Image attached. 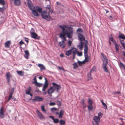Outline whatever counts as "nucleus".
<instances>
[{
	"label": "nucleus",
	"mask_w": 125,
	"mask_h": 125,
	"mask_svg": "<svg viewBox=\"0 0 125 125\" xmlns=\"http://www.w3.org/2000/svg\"><path fill=\"white\" fill-rule=\"evenodd\" d=\"M58 26L62 31V32L60 34L59 37L64 40H62L59 42V45L62 48H64L65 45V42L64 41L66 40L65 35H66L69 38H72L73 34V29L66 25H59Z\"/></svg>",
	"instance_id": "f257e3e1"
},
{
	"label": "nucleus",
	"mask_w": 125,
	"mask_h": 125,
	"mask_svg": "<svg viewBox=\"0 0 125 125\" xmlns=\"http://www.w3.org/2000/svg\"><path fill=\"white\" fill-rule=\"evenodd\" d=\"M34 7L35 8V11L37 13V15L35 16L33 14V11H32V13L33 15L35 16H38L39 15L36 12V10L39 13H41V15L42 17L48 21H49L51 20H53V19L49 16V13H48L46 11H42V8L40 7H39L38 6H36V7H35L34 6Z\"/></svg>",
	"instance_id": "f03ea898"
},
{
	"label": "nucleus",
	"mask_w": 125,
	"mask_h": 125,
	"mask_svg": "<svg viewBox=\"0 0 125 125\" xmlns=\"http://www.w3.org/2000/svg\"><path fill=\"white\" fill-rule=\"evenodd\" d=\"M88 47L86 43L84 45V53L85 58L84 60L81 62L82 63L84 64L86 62H88L89 61L90 57L89 56L88 54Z\"/></svg>",
	"instance_id": "7ed1b4c3"
},
{
	"label": "nucleus",
	"mask_w": 125,
	"mask_h": 125,
	"mask_svg": "<svg viewBox=\"0 0 125 125\" xmlns=\"http://www.w3.org/2000/svg\"><path fill=\"white\" fill-rule=\"evenodd\" d=\"M72 53L73 54V58L74 59L75 58L76 55L77 54V49L74 47H72L69 50L67 51L66 54L68 56L71 55Z\"/></svg>",
	"instance_id": "20e7f679"
},
{
	"label": "nucleus",
	"mask_w": 125,
	"mask_h": 125,
	"mask_svg": "<svg viewBox=\"0 0 125 125\" xmlns=\"http://www.w3.org/2000/svg\"><path fill=\"white\" fill-rule=\"evenodd\" d=\"M28 1V5L29 8L31 10L33 11V13L34 15L36 16L37 15V14L35 11V9L34 6H33L31 1L30 0H26Z\"/></svg>",
	"instance_id": "39448f33"
},
{
	"label": "nucleus",
	"mask_w": 125,
	"mask_h": 125,
	"mask_svg": "<svg viewBox=\"0 0 125 125\" xmlns=\"http://www.w3.org/2000/svg\"><path fill=\"white\" fill-rule=\"evenodd\" d=\"M100 119L97 117V116H95L94 117L92 123L93 125H99Z\"/></svg>",
	"instance_id": "423d86ee"
},
{
	"label": "nucleus",
	"mask_w": 125,
	"mask_h": 125,
	"mask_svg": "<svg viewBox=\"0 0 125 125\" xmlns=\"http://www.w3.org/2000/svg\"><path fill=\"white\" fill-rule=\"evenodd\" d=\"M93 103L92 100L89 98L88 101V103L89 105L87 106L88 110H91L93 109Z\"/></svg>",
	"instance_id": "0eeeda50"
},
{
	"label": "nucleus",
	"mask_w": 125,
	"mask_h": 125,
	"mask_svg": "<svg viewBox=\"0 0 125 125\" xmlns=\"http://www.w3.org/2000/svg\"><path fill=\"white\" fill-rule=\"evenodd\" d=\"M43 99L42 98L38 96H35L34 99H32V100L34 102H41L42 101Z\"/></svg>",
	"instance_id": "6e6552de"
},
{
	"label": "nucleus",
	"mask_w": 125,
	"mask_h": 125,
	"mask_svg": "<svg viewBox=\"0 0 125 125\" xmlns=\"http://www.w3.org/2000/svg\"><path fill=\"white\" fill-rule=\"evenodd\" d=\"M52 84L53 85L52 87H53V88L55 89V90L56 89H57V90L61 89V87L59 85L57 84L54 82L52 83Z\"/></svg>",
	"instance_id": "1a4fd4ad"
},
{
	"label": "nucleus",
	"mask_w": 125,
	"mask_h": 125,
	"mask_svg": "<svg viewBox=\"0 0 125 125\" xmlns=\"http://www.w3.org/2000/svg\"><path fill=\"white\" fill-rule=\"evenodd\" d=\"M102 56L101 58L104 63H107L108 59H107L106 56L103 53H101Z\"/></svg>",
	"instance_id": "9d476101"
},
{
	"label": "nucleus",
	"mask_w": 125,
	"mask_h": 125,
	"mask_svg": "<svg viewBox=\"0 0 125 125\" xmlns=\"http://www.w3.org/2000/svg\"><path fill=\"white\" fill-rule=\"evenodd\" d=\"M6 79L7 80V82L9 83L10 80V78L12 77L11 74L9 72H8L6 73Z\"/></svg>",
	"instance_id": "9b49d317"
},
{
	"label": "nucleus",
	"mask_w": 125,
	"mask_h": 125,
	"mask_svg": "<svg viewBox=\"0 0 125 125\" xmlns=\"http://www.w3.org/2000/svg\"><path fill=\"white\" fill-rule=\"evenodd\" d=\"M64 111L63 110H61L59 113L58 112L56 113L55 114L56 115H59V118H62V116L64 114Z\"/></svg>",
	"instance_id": "f8f14e48"
},
{
	"label": "nucleus",
	"mask_w": 125,
	"mask_h": 125,
	"mask_svg": "<svg viewBox=\"0 0 125 125\" xmlns=\"http://www.w3.org/2000/svg\"><path fill=\"white\" fill-rule=\"evenodd\" d=\"M31 37L34 39H39L40 37L38 36L37 34L35 32H32L31 34Z\"/></svg>",
	"instance_id": "ddd939ff"
},
{
	"label": "nucleus",
	"mask_w": 125,
	"mask_h": 125,
	"mask_svg": "<svg viewBox=\"0 0 125 125\" xmlns=\"http://www.w3.org/2000/svg\"><path fill=\"white\" fill-rule=\"evenodd\" d=\"M55 91V89L53 88V87L51 86L48 89L47 93L49 94H51Z\"/></svg>",
	"instance_id": "4468645a"
},
{
	"label": "nucleus",
	"mask_w": 125,
	"mask_h": 125,
	"mask_svg": "<svg viewBox=\"0 0 125 125\" xmlns=\"http://www.w3.org/2000/svg\"><path fill=\"white\" fill-rule=\"evenodd\" d=\"M78 37L79 40L82 41H83L85 40V38L84 36L80 33H78Z\"/></svg>",
	"instance_id": "2eb2a0df"
},
{
	"label": "nucleus",
	"mask_w": 125,
	"mask_h": 125,
	"mask_svg": "<svg viewBox=\"0 0 125 125\" xmlns=\"http://www.w3.org/2000/svg\"><path fill=\"white\" fill-rule=\"evenodd\" d=\"M31 87H29L28 89L25 91L26 94H27L30 95L31 96H32V94L31 93Z\"/></svg>",
	"instance_id": "dca6fc26"
},
{
	"label": "nucleus",
	"mask_w": 125,
	"mask_h": 125,
	"mask_svg": "<svg viewBox=\"0 0 125 125\" xmlns=\"http://www.w3.org/2000/svg\"><path fill=\"white\" fill-rule=\"evenodd\" d=\"M36 112L38 116L40 119L44 118V117L42 113L40 112L39 110H37Z\"/></svg>",
	"instance_id": "f3484780"
},
{
	"label": "nucleus",
	"mask_w": 125,
	"mask_h": 125,
	"mask_svg": "<svg viewBox=\"0 0 125 125\" xmlns=\"http://www.w3.org/2000/svg\"><path fill=\"white\" fill-rule=\"evenodd\" d=\"M14 1V4L17 6H20L21 5V0H12Z\"/></svg>",
	"instance_id": "a211bd4d"
},
{
	"label": "nucleus",
	"mask_w": 125,
	"mask_h": 125,
	"mask_svg": "<svg viewBox=\"0 0 125 125\" xmlns=\"http://www.w3.org/2000/svg\"><path fill=\"white\" fill-rule=\"evenodd\" d=\"M24 52L25 53V55H24V57L28 59L30 55L28 51V50H26L24 51Z\"/></svg>",
	"instance_id": "6ab92c4d"
},
{
	"label": "nucleus",
	"mask_w": 125,
	"mask_h": 125,
	"mask_svg": "<svg viewBox=\"0 0 125 125\" xmlns=\"http://www.w3.org/2000/svg\"><path fill=\"white\" fill-rule=\"evenodd\" d=\"M11 42L10 41H7L5 44V47L6 48H9L10 47Z\"/></svg>",
	"instance_id": "aec40b11"
},
{
	"label": "nucleus",
	"mask_w": 125,
	"mask_h": 125,
	"mask_svg": "<svg viewBox=\"0 0 125 125\" xmlns=\"http://www.w3.org/2000/svg\"><path fill=\"white\" fill-rule=\"evenodd\" d=\"M51 110L52 112L55 115L56 113L58 112V109L54 107L52 108Z\"/></svg>",
	"instance_id": "412c9836"
},
{
	"label": "nucleus",
	"mask_w": 125,
	"mask_h": 125,
	"mask_svg": "<svg viewBox=\"0 0 125 125\" xmlns=\"http://www.w3.org/2000/svg\"><path fill=\"white\" fill-rule=\"evenodd\" d=\"M83 42H81L77 46V47L80 50H82L83 48Z\"/></svg>",
	"instance_id": "4be33fe9"
},
{
	"label": "nucleus",
	"mask_w": 125,
	"mask_h": 125,
	"mask_svg": "<svg viewBox=\"0 0 125 125\" xmlns=\"http://www.w3.org/2000/svg\"><path fill=\"white\" fill-rule=\"evenodd\" d=\"M37 66L40 68L41 70H44L45 69L44 66L42 64H38Z\"/></svg>",
	"instance_id": "5701e85b"
},
{
	"label": "nucleus",
	"mask_w": 125,
	"mask_h": 125,
	"mask_svg": "<svg viewBox=\"0 0 125 125\" xmlns=\"http://www.w3.org/2000/svg\"><path fill=\"white\" fill-rule=\"evenodd\" d=\"M115 48L116 52H118L119 51V47L118 45L117 44L115 40Z\"/></svg>",
	"instance_id": "b1692460"
},
{
	"label": "nucleus",
	"mask_w": 125,
	"mask_h": 125,
	"mask_svg": "<svg viewBox=\"0 0 125 125\" xmlns=\"http://www.w3.org/2000/svg\"><path fill=\"white\" fill-rule=\"evenodd\" d=\"M16 72L20 76H22L24 75V72L22 71H17Z\"/></svg>",
	"instance_id": "393cba45"
},
{
	"label": "nucleus",
	"mask_w": 125,
	"mask_h": 125,
	"mask_svg": "<svg viewBox=\"0 0 125 125\" xmlns=\"http://www.w3.org/2000/svg\"><path fill=\"white\" fill-rule=\"evenodd\" d=\"M107 63H105L103 65V69L104 71L107 73L108 72V70L107 69V68L106 67L107 66Z\"/></svg>",
	"instance_id": "a878e982"
},
{
	"label": "nucleus",
	"mask_w": 125,
	"mask_h": 125,
	"mask_svg": "<svg viewBox=\"0 0 125 125\" xmlns=\"http://www.w3.org/2000/svg\"><path fill=\"white\" fill-rule=\"evenodd\" d=\"M45 81L44 84V85L43 86L47 88L48 86V81L46 78H45Z\"/></svg>",
	"instance_id": "bb28decb"
},
{
	"label": "nucleus",
	"mask_w": 125,
	"mask_h": 125,
	"mask_svg": "<svg viewBox=\"0 0 125 125\" xmlns=\"http://www.w3.org/2000/svg\"><path fill=\"white\" fill-rule=\"evenodd\" d=\"M118 37L119 38L125 39V36L123 34H120L119 36Z\"/></svg>",
	"instance_id": "cd10ccee"
},
{
	"label": "nucleus",
	"mask_w": 125,
	"mask_h": 125,
	"mask_svg": "<svg viewBox=\"0 0 125 125\" xmlns=\"http://www.w3.org/2000/svg\"><path fill=\"white\" fill-rule=\"evenodd\" d=\"M41 109L42 112L44 113H46V110L44 108V105H42L41 106Z\"/></svg>",
	"instance_id": "c85d7f7f"
},
{
	"label": "nucleus",
	"mask_w": 125,
	"mask_h": 125,
	"mask_svg": "<svg viewBox=\"0 0 125 125\" xmlns=\"http://www.w3.org/2000/svg\"><path fill=\"white\" fill-rule=\"evenodd\" d=\"M59 123L60 125H64L65 124V121L64 120H60Z\"/></svg>",
	"instance_id": "c756f323"
},
{
	"label": "nucleus",
	"mask_w": 125,
	"mask_h": 125,
	"mask_svg": "<svg viewBox=\"0 0 125 125\" xmlns=\"http://www.w3.org/2000/svg\"><path fill=\"white\" fill-rule=\"evenodd\" d=\"M103 115V114L101 112H99L98 114V116H97V117H98L100 119L102 117Z\"/></svg>",
	"instance_id": "7c9ffc66"
},
{
	"label": "nucleus",
	"mask_w": 125,
	"mask_h": 125,
	"mask_svg": "<svg viewBox=\"0 0 125 125\" xmlns=\"http://www.w3.org/2000/svg\"><path fill=\"white\" fill-rule=\"evenodd\" d=\"M4 107L3 106L0 109V113H4Z\"/></svg>",
	"instance_id": "2f4dec72"
},
{
	"label": "nucleus",
	"mask_w": 125,
	"mask_h": 125,
	"mask_svg": "<svg viewBox=\"0 0 125 125\" xmlns=\"http://www.w3.org/2000/svg\"><path fill=\"white\" fill-rule=\"evenodd\" d=\"M5 116L4 113H0V118H2Z\"/></svg>",
	"instance_id": "473e14b6"
},
{
	"label": "nucleus",
	"mask_w": 125,
	"mask_h": 125,
	"mask_svg": "<svg viewBox=\"0 0 125 125\" xmlns=\"http://www.w3.org/2000/svg\"><path fill=\"white\" fill-rule=\"evenodd\" d=\"M77 32L78 34V33H81L83 32V31L82 29L80 28L78 29L77 30Z\"/></svg>",
	"instance_id": "72a5a7b5"
},
{
	"label": "nucleus",
	"mask_w": 125,
	"mask_h": 125,
	"mask_svg": "<svg viewBox=\"0 0 125 125\" xmlns=\"http://www.w3.org/2000/svg\"><path fill=\"white\" fill-rule=\"evenodd\" d=\"M53 122L55 123H57L59 122V120L57 118L54 119L53 120Z\"/></svg>",
	"instance_id": "f704fd0d"
},
{
	"label": "nucleus",
	"mask_w": 125,
	"mask_h": 125,
	"mask_svg": "<svg viewBox=\"0 0 125 125\" xmlns=\"http://www.w3.org/2000/svg\"><path fill=\"white\" fill-rule=\"evenodd\" d=\"M36 76H35L33 79V80L34 81V82H32V83L33 84H35L37 82V79H36Z\"/></svg>",
	"instance_id": "c9c22d12"
},
{
	"label": "nucleus",
	"mask_w": 125,
	"mask_h": 125,
	"mask_svg": "<svg viewBox=\"0 0 125 125\" xmlns=\"http://www.w3.org/2000/svg\"><path fill=\"white\" fill-rule=\"evenodd\" d=\"M35 85L39 87H41V86L42 84L38 83L37 82L35 83Z\"/></svg>",
	"instance_id": "e433bc0d"
},
{
	"label": "nucleus",
	"mask_w": 125,
	"mask_h": 125,
	"mask_svg": "<svg viewBox=\"0 0 125 125\" xmlns=\"http://www.w3.org/2000/svg\"><path fill=\"white\" fill-rule=\"evenodd\" d=\"M73 68L74 69H75L76 68H78V66L76 63H74L73 64Z\"/></svg>",
	"instance_id": "4c0bfd02"
},
{
	"label": "nucleus",
	"mask_w": 125,
	"mask_h": 125,
	"mask_svg": "<svg viewBox=\"0 0 125 125\" xmlns=\"http://www.w3.org/2000/svg\"><path fill=\"white\" fill-rule=\"evenodd\" d=\"M12 95L10 94H9L8 99L7 100V102H8L11 99L12 97Z\"/></svg>",
	"instance_id": "58836bf2"
},
{
	"label": "nucleus",
	"mask_w": 125,
	"mask_h": 125,
	"mask_svg": "<svg viewBox=\"0 0 125 125\" xmlns=\"http://www.w3.org/2000/svg\"><path fill=\"white\" fill-rule=\"evenodd\" d=\"M2 4L4 5L5 4V2L4 0H0V4Z\"/></svg>",
	"instance_id": "ea45409f"
},
{
	"label": "nucleus",
	"mask_w": 125,
	"mask_h": 125,
	"mask_svg": "<svg viewBox=\"0 0 125 125\" xmlns=\"http://www.w3.org/2000/svg\"><path fill=\"white\" fill-rule=\"evenodd\" d=\"M56 102H57L58 103L57 105L59 106H60L61 105V103L60 101L57 100L56 101Z\"/></svg>",
	"instance_id": "a19ab883"
},
{
	"label": "nucleus",
	"mask_w": 125,
	"mask_h": 125,
	"mask_svg": "<svg viewBox=\"0 0 125 125\" xmlns=\"http://www.w3.org/2000/svg\"><path fill=\"white\" fill-rule=\"evenodd\" d=\"M111 37H110L109 38V40L110 41H112V42H113L114 43H115V42L114 41L115 40L113 41V38L112 37V35H111Z\"/></svg>",
	"instance_id": "79ce46f5"
},
{
	"label": "nucleus",
	"mask_w": 125,
	"mask_h": 125,
	"mask_svg": "<svg viewBox=\"0 0 125 125\" xmlns=\"http://www.w3.org/2000/svg\"><path fill=\"white\" fill-rule=\"evenodd\" d=\"M56 104L54 103L53 102H51L50 103L49 105L50 106H53L56 105Z\"/></svg>",
	"instance_id": "37998d69"
},
{
	"label": "nucleus",
	"mask_w": 125,
	"mask_h": 125,
	"mask_svg": "<svg viewBox=\"0 0 125 125\" xmlns=\"http://www.w3.org/2000/svg\"><path fill=\"white\" fill-rule=\"evenodd\" d=\"M19 43L20 46H21L22 44H24V43L23 42L22 40L21 41L19 42Z\"/></svg>",
	"instance_id": "c03bdc74"
},
{
	"label": "nucleus",
	"mask_w": 125,
	"mask_h": 125,
	"mask_svg": "<svg viewBox=\"0 0 125 125\" xmlns=\"http://www.w3.org/2000/svg\"><path fill=\"white\" fill-rule=\"evenodd\" d=\"M102 104L103 106L105 108V109H107V106L105 103H103V104Z\"/></svg>",
	"instance_id": "a18cd8bd"
},
{
	"label": "nucleus",
	"mask_w": 125,
	"mask_h": 125,
	"mask_svg": "<svg viewBox=\"0 0 125 125\" xmlns=\"http://www.w3.org/2000/svg\"><path fill=\"white\" fill-rule=\"evenodd\" d=\"M85 100L84 99H83L81 100V103L83 105L84 104Z\"/></svg>",
	"instance_id": "49530a36"
},
{
	"label": "nucleus",
	"mask_w": 125,
	"mask_h": 125,
	"mask_svg": "<svg viewBox=\"0 0 125 125\" xmlns=\"http://www.w3.org/2000/svg\"><path fill=\"white\" fill-rule=\"evenodd\" d=\"M77 53L78 54V56H81L82 55V52H79L78 51H77Z\"/></svg>",
	"instance_id": "de8ad7c7"
},
{
	"label": "nucleus",
	"mask_w": 125,
	"mask_h": 125,
	"mask_svg": "<svg viewBox=\"0 0 125 125\" xmlns=\"http://www.w3.org/2000/svg\"><path fill=\"white\" fill-rule=\"evenodd\" d=\"M72 43V42L71 41L69 40L68 42V44L69 45V46L71 47V44Z\"/></svg>",
	"instance_id": "09e8293b"
},
{
	"label": "nucleus",
	"mask_w": 125,
	"mask_h": 125,
	"mask_svg": "<svg viewBox=\"0 0 125 125\" xmlns=\"http://www.w3.org/2000/svg\"><path fill=\"white\" fill-rule=\"evenodd\" d=\"M56 3L57 4V5H60L61 6H62L64 7V6L63 5H62L59 2L57 1L56 2Z\"/></svg>",
	"instance_id": "8fccbe9b"
},
{
	"label": "nucleus",
	"mask_w": 125,
	"mask_h": 125,
	"mask_svg": "<svg viewBox=\"0 0 125 125\" xmlns=\"http://www.w3.org/2000/svg\"><path fill=\"white\" fill-rule=\"evenodd\" d=\"M24 38L25 39V40L26 42H27V43H28L29 42V39L27 38L24 37Z\"/></svg>",
	"instance_id": "3c124183"
},
{
	"label": "nucleus",
	"mask_w": 125,
	"mask_h": 125,
	"mask_svg": "<svg viewBox=\"0 0 125 125\" xmlns=\"http://www.w3.org/2000/svg\"><path fill=\"white\" fill-rule=\"evenodd\" d=\"M46 11L48 13H49V14H50V13H52L53 12V11L52 10H46Z\"/></svg>",
	"instance_id": "603ef678"
},
{
	"label": "nucleus",
	"mask_w": 125,
	"mask_h": 125,
	"mask_svg": "<svg viewBox=\"0 0 125 125\" xmlns=\"http://www.w3.org/2000/svg\"><path fill=\"white\" fill-rule=\"evenodd\" d=\"M58 68L59 69H60V70H62L63 71H64V68L62 67H60L59 66Z\"/></svg>",
	"instance_id": "864d4df0"
},
{
	"label": "nucleus",
	"mask_w": 125,
	"mask_h": 125,
	"mask_svg": "<svg viewBox=\"0 0 125 125\" xmlns=\"http://www.w3.org/2000/svg\"><path fill=\"white\" fill-rule=\"evenodd\" d=\"M121 94V92L120 91L119 92H115L114 93V94Z\"/></svg>",
	"instance_id": "5fc2aeb1"
},
{
	"label": "nucleus",
	"mask_w": 125,
	"mask_h": 125,
	"mask_svg": "<svg viewBox=\"0 0 125 125\" xmlns=\"http://www.w3.org/2000/svg\"><path fill=\"white\" fill-rule=\"evenodd\" d=\"M14 90L13 89H12V90L11 91V92L10 93V94L12 95L14 93Z\"/></svg>",
	"instance_id": "6e6d98bb"
},
{
	"label": "nucleus",
	"mask_w": 125,
	"mask_h": 125,
	"mask_svg": "<svg viewBox=\"0 0 125 125\" xmlns=\"http://www.w3.org/2000/svg\"><path fill=\"white\" fill-rule=\"evenodd\" d=\"M47 10H50V6H49L48 7H47L46 8Z\"/></svg>",
	"instance_id": "4d7b16f0"
},
{
	"label": "nucleus",
	"mask_w": 125,
	"mask_h": 125,
	"mask_svg": "<svg viewBox=\"0 0 125 125\" xmlns=\"http://www.w3.org/2000/svg\"><path fill=\"white\" fill-rule=\"evenodd\" d=\"M49 117L51 118L53 120L54 119V117L53 116H49Z\"/></svg>",
	"instance_id": "13d9d810"
},
{
	"label": "nucleus",
	"mask_w": 125,
	"mask_h": 125,
	"mask_svg": "<svg viewBox=\"0 0 125 125\" xmlns=\"http://www.w3.org/2000/svg\"><path fill=\"white\" fill-rule=\"evenodd\" d=\"M120 43L122 45L124 43V40H120Z\"/></svg>",
	"instance_id": "bf43d9fd"
},
{
	"label": "nucleus",
	"mask_w": 125,
	"mask_h": 125,
	"mask_svg": "<svg viewBox=\"0 0 125 125\" xmlns=\"http://www.w3.org/2000/svg\"><path fill=\"white\" fill-rule=\"evenodd\" d=\"M46 87H45L43 86V88H42V91H45V89H46Z\"/></svg>",
	"instance_id": "052dcab7"
},
{
	"label": "nucleus",
	"mask_w": 125,
	"mask_h": 125,
	"mask_svg": "<svg viewBox=\"0 0 125 125\" xmlns=\"http://www.w3.org/2000/svg\"><path fill=\"white\" fill-rule=\"evenodd\" d=\"M39 78L40 79V80H42V76H39Z\"/></svg>",
	"instance_id": "680f3d73"
},
{
	"label": "nucleus",
	"mask_w": 125,
	"mask_h": 125,
	"mask_svg": "<svg viewBox=\"0 0 125 125\" xmlns=\"http://www.w3.org/2000/svg\"><path fill=\"white\" fill-rule=\"evenodd\" d=\"M60 56L61 57H62L64 56V55H63V54H60Z\"/></svg>",
	"instance_id": "e2e57ef3"
},
{
	"label": "nucleus",
	"mask_w": 125,
	"mask_h": 125,
	"mask_svg": "<svg viewBox=\"0 0 125 125\" xmlns=\"http://www.w3.org/2000/svg\"><path fill=\"white\" fill-rule=\"evenodd\" d=\"M103 100H101V102H102V104H103V103H104V102L103 101Z\"/></svg>",
	"instance_id": "0e129e2a"
},
{
	"label": "nucleus",
	"mask_w": 125,
	"mask_h": 125,
	"mask_svg": "<svg viewBox=\"0 0 125 125\" xmlns=\"http://www.w3.org/2000/svg\"><path fill=\"white\" fill-rule=\"evenodd\" d=\"M88 79H89V80H91L92 79V78L91 77H89Z\"/></svg>",
	"instance_id": "69168bd1"
},
{
	"label": "nucleus",
	"mask_w": 125,
	"mask_h": 125,
	"mask_svg": "<svg viewBox=\"0 0 125 125\" xmlns=\"http://www.w3.org/2000/svg\"><path fill=\"white\" fill-rule=\"evenodd\" d=\"M109 43L111 45V42H110V41H109Z\"/></svg>",
	"instance_id": "338daca9"
},
{
	"label": "nucleus",
	"mask_w": 125,
	"mask_h": 125,
	"mask_svg": "<svg viewBox=\"0 0 125 125\" xmlns=\"http://www.w3.org/2000/svg\"><path fill=\"white\" fill-rule=\"evenodd\" d=\"M123 54H124V56L125 57V52H123Z\"/></svg>",
	"instance_id": "774afa93"
}]
</instances>
